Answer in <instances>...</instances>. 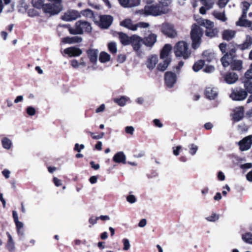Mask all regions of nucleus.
<instances>
[{
  "instance_id": "obj_49",
  "label": "nucleus",
  "mask_w": 252,
  "mask_h": 252,
  "mask_svg": "<svg viewBox=\"0 0 252 252\" xmlns=\"http://www.w3.org/2000/svg\"><path fill=\"white\" fill-rule=\"evenodd\" d=\"M141 0H128L127 7H135L139 5Z\"/></svg>"
},
{
  "instance_id": "obj_36",
  "label": "nucleus",
  "mask_w": 252,
  "mask_h": 252,
  "mask_svg": "<svg viewBox=\"0 0 252 252\" xmlns=\"http://www.w3.org/2000/svg\"><path fill=\"white\" fill-rule=\"evenodd\" d=\"M218 33V30L217 29H214V28L206 30L205 32V35L209 37H213L216 36Z\"/></svg>"
},
{
  "instance_id": "obj_28",
  "label": "nucleus",
  "mask_w": 252,
  "mask_h": 252,
  "mask_svg": "<svg viewBox=\"0 0 252 252\" xmlns=\"http://www.w3.org/2000/svg\"><path fill=\"white\" fill-rule=\"evenodd\" d=\"M119 36L121 43L124 45H129L131 42L132 36L128 37L127 34L123 32H119Z\"/></svg>"
},
{
  "instance_id": "obj_12",
  "label": "nucleus",
  "mask_w": 252,
  "mask_h": 252,
  "mask_svg": "<svg viewBox=\"0 0 252 252\" xmlns=\"http://www.w3.org/2000/svg\"><path fill=\"white\" fill-rule=\"evenodd\" d=\"M113 18L110 15H102L100 17L99 26L103 29L108 28L113 22Z\"/></svg>"
},
{
  "instance_id": "obj_2",
  "label": "nucleus",
  "mask_w": 252,
  "mask_h": 252,
  "mask_svg": "<svg viewBox=\"0 0 252 252\" xmlns=\"http://www.w3.org/2000/svg\"><path fill=\"white\" fill-rule=\"evenodd\" d=\"M203 34V29L196 24L192 26L190 36L192 40V47L194 49H197L202 42L201 38Z\"/></svg>"
},
{
  "instance_id": "obj_25",
  "label": "nucleus",
  "mask_w": 252,
  "mask_h": 252,
  "mask_svg": "<svg viewBox=\"0 0 252 252\" xmlns=\"http://www.w3.org/2000/svg\"><path fill=\"white\" fill-rule=\"evenodd\" d=\"M230 67L232 70H241L243 67V62L240 60L233 59L230 61Z\"/></svg>"
},
{
  "instance_id": "obj_7",
  "label": "nucleus",
  "mask_w": 252,
  "mask_h": 252,
  "mask_svg": "<svg viewBox=\"0 0 252 252\" xmlns=\"http://www.w3.org/2000/svg\"><path fill=\"white\" fill-rule=\"evenodd\" d=\"M248 95L247 92L243 89H236L232 91L230 97L234 100H242Z\"/></svg>"
},
{
  "instance_id": "obj_47",
  "label": "nucleus",
  "mask_w": 252,
  "mask_h": 252,
  "mask_svg": "<svg viewBox=\"0 0 252 252\" xmlns=\"http://www.w3.org/2000/svg\"><path fill=\"white\" fill-rule=\"evenodd\" d=\"M244 87L247 92L252 93V82L250 81L244 82Z\"/></svg>"
},
{
  "instance_id": "obj_1",
  "label": "nucleus",
  "mask_w": 252,
  "mask_h": 252,
  "mask_svg": "<svg viewBox=\"0 0 252 252\" xmlns=\"http://www.w3.org/2000/svg\"><path fill=\"white\" fill-rule=\"evenodd\" d=\"M67 28L71 34H83L84 32L89 33L92 32V28L91 24L85 20H79L77 21L74 27H71L70 25H64Z\"/></svg>"
},
{
  "instance_id": "obj_39",
  "label": "nucleus",
  "mask_w": 252,
  "mask_h": 252,
  "mask_svg": "<svg viewBox=\"0 0 252 252\" xmlns=\"http://www.w3.org/2000/svg\"><path fill=\"white\" fill-rule=\"evenodd\" d=\"M1 143H2L3 147L4 149H7V150L11 148V145H12L11 141L9 139L7 138L6 137L3 138L2 139Z\"/></svg>"
},
{
  "instance_id": "obj_56",
  "label": "nucleus",
  "mask_w": 252,
  "mask_h": 252,
  "mask_svg": "<svg viewBox=\"0 0 252 252\" xmlns=\"http://www.w3.org/2000/svg\"><path fill=\"white\" fill-rule=\"evenodd\" d=\"M17 233L19 237L20 240H22L24 237V228L16 229Z\"/></svg>"
},
{
  "instance_id": "obj_20",
  "label": "nucleus",
  "mask_w": 252,
  "mask_h": 252,
  "mask_svg": "<svg viewBox=\"0 0 252 252\" xmlns=\"http://www.w3.org/2000/svg\"><path fill=\"white\" fill-rule=\"evenodd\" d=\"M205 94L206 97L209 99H214L218 94L217 89L212 87L206 88Z\"/></svg>"
},
{
  "instance_id": "obj_48",
  "label": "nucleus",
  "mask_w": 252,
  "mask_h": 252,
  "mask_svg": "<svg viewBox=\"0 0 252 252\" xmlns=\"http://www.w3.org/2000/svg\"><path fill=\"white\" fill-rule=\"evenodd\" d=\"M108 48L109 51L112 54H115L117 51V45L114 42L110 43L108 44Z\"/></svg>"
},
{
  "instance_id": "obj_50",
  "label": "nucleus",
  "mask_w": 252,
  "mask_h": 252,
  "mask_svg": "<svg viewBox=\"0 0 252 252\" xmlns=\"http://www.w3.org/2000/svg\"><path fill=\"white\" fill-rule=\"evenodd\" d=\"M123 243L124 245L123 250L127 251L130 249V243L128 239L124 238L123 239Z\"/></svg>"
},
{
  "instance_id": "obj_14",
  "label": "nucleus",
  "mask_w": 252,
  "mask_h": 252,
  "mask_svg": "<svg viewBox=\"0 0 252 252\" xmlns=\"http://www.w3.org/2000/svg\"><path fill=\"white\" fill-rule=\"evenodd\" d=\"M223 80L228 84L235 83L238 79V75L234 72H228L222 76Z\"/></svg>"
},
{
  "instance_id": "obj_31",
  "label": "nucleus",
  "mask_w": 252,
  "mask_h": 252,
  "mask_svg": "<svg viewBox=\"0 0 252 252\" xmlns=\"http://www.w3.org/2000/svg\"><path fill=\"white\" fill-rule=\"evenodd\" d=\"M171 61V60H169V59L163 60V63H160L158 64L157 66L158 69L161 71H165L167 69Z\"/></svg>"
},
{
  "instance_id": "obj_52",
  "label": "nucleus",
  "mask_w": 252,
  "mask_h": 252,
  "mask_svg": "<svg viewBox=\"0 0 252 252\" xmlns=\"http://www.w3.org/2000/svg\"><path fill=\"white\" fill-rule=\"evenodd\" d=\"M245 76L248 79H252V64L251 65L250 69L245 73Z\"/></svg>"
},
{
  "instance_id": "obj_4",
  "label": "nucleus",
  "mask_w": 252,
  "mask_h": 252,
  "mask_svg": "<svg viewBox=\"0 0 252 252\" xmlns=\"http://www.w3.org/2000/svg\"><path fill=\"white\" fill-rule=\"evenodd\" d=\"M51 3L46 4L43 6L45 13L50 15L58 14L62 9V0H48Z\"/></svg>"
},
{
  "instance_id": "obj_19",
  "label": "nucleus",
  "mask_w": 252,
  "mask_h": 252,
  "mask_svg": "<svg viewBox=\"0 0 252 252\" xmlns=\"http://www.w3.org/2000/svg\"><path fill=\"white\" fill-rule=\"evenodd\" d=\"M252 45V37L247 35L246 37V39L243 43L237 45V47L241 50H245L249 49Z\"/></svg>"
},
{
  "instance_id": "obj_11",
  "label": "nucleus",
  "mask_w": 252,
  "mask_h": 252,
  "mask_svg": "<svg viewBox=\"0 0 252 252\" xmlns=\"http://www.w3.org/2000/svg\"><path fill=\"white\" fill-rule=\"evenodd\" d=\"M80 17V13L78 11L72 10L65 12L64 15L62 16V19L65 21H72L75 20Z\"/></svg>"
},
{
  "instance_id": "obj_24",
  "label": "nucleus",
  "mask_w": 252,
  "mask_h": 252,
  "mask_svg": "<svg viewBox=\"0 0 252 252\" xmlns=\"http://www.w3.org/2000/svg\"><path fill=\"white\" fill-rule=\"evenodd\" d=\"M98 51L95 49H90L87 51V54L90 62L95 64L97 61Z\"/></svg>"
},
{
  "instance_id": "obj_15",
  "label": "nucleus",
  "mask_w": 252,
  "mask_h": 252,
  "mask_svg": "<svg viewBox=\"0 0 252 252\" xmlns=\"http://www.w3.org/2000/svg\"><path fill=\"white\" fill-rule=\"evenodd\" d=\"M157 38V35L151 33L143 39V43L147 47H152L156 42Z\"/></svg>"
},
{
  "instance_id": "obj_42",
  "label": "nucleus",
  "mask_w": 252,
  "mask_h": 252,
  "mask_svg": "<svg viewBox=\"0 0 252 252\" xmlns=\"http://www.w3.org/2000/svg\"><path fill=\"white\" fill-rule=\"evenodd\" d=\"M44 0H32V5L38 9H40L42 7L43 9V4Z\"/></svg>"
},
{
  "instance_id": "obj_41",
  "label": "nucleus",
  "mask_w": 252,
  "mask_h": 252,
  "mask_svg": "<svg viewBox=\"0 0 252 252\" xmlns=\"http://www.w3.org/2000/svg\"><path fill=\"white\" fill-rule=\"evenodd\" d=\"M204 62L202 60L198 61L196 62L193 65L192 68L195 72H197L200 70L204 66Z\"/></svg>"
},
{
  "instance_id": "obj_35",
  "label": "nucleus",
  "mask_w": 252,
  "mask_h": 252,
  "mask_svg": "<svg viewBox=\"0 0 252 252\" xmlns=\"http://www.w3.org/2000/svg\"><path fill=\"white\" fill-rule=\"evenodd\" d=\"M200 25L206 28V30H208L214 28V23L209 20H202Z\"/></svg>"
},
{
  "instance_id": "obj_16",
  "label": "nucleus",
  "mask_w": 252,
  "mask_h": 252,
  "mask_svg": "<svg viewBox=\"0 0 252 252\" xmlns=\"http://www.w3.org/2000/svg\"><path fill=\"white\" fill-rule=\"evenodd\" d=\"M142 43L143 39L141 37L136 35L132 36L131 42L130 44L135 51H138L139 50Z\"/></svg>"
},
{
  "instance_id": "obj_38",
  "label": "nucleus",
  "mask_w": 252,
  "mask_h": 252,
  "mask_svg": "<svg viewBox=\"0 0 252 252\" xmlns=\"http://www.w3.org/2000/svg\"><path fill=\"white\" fill-rule=\"evenodd\" d=\"M110 59V56L108 53L102 52L100 54L99 60L101 63H106L108 62Z\"/></svg>"
},
{
  "instance_id": "obj_46",
  "label": "nucleus",
  "mask_w": 252,
  "mask_h": 252,
  "mask_svg": "<svg viewBox=\"0 0 252 252\" xmlns=\"http://www.w3.org/2000/svg\"><path fill=\"white\" fill-rule=\"evenodd\" d=\"M171 2V0H159L158 4L165 9H168V6Z\"/></svg>"
},
{
  "instance_id": "obj_62",
  "label": "nucleus",
  "mask_w": 252,
  "mask_h": 252,
  "mask_svg": "<svg viewBox=\"0 0 252 252\" xmlns=\"http://www.w3.org/2000/svg\"><path fill=\"white\" fill-rule=\"evenodd\" d=\"M182 149L181 146H177L175 148H173V154L175 156H178L179 155L180 150Z\"/></svg>"
},
{
  "instance_id": "obj_37",
  "label": "nucleus",
  "mask_w": 252,
  "mask_h": 252,
  "mask_svg": "<svg viewBox=\"0 0 252 252\" xmlns=\"http://www.w3.org/2000/svg\"><path fill=\"white\" fill-rule=\"evenodd\" d=\"M213 14L215 18L222 22H224L226 20V18L225 17L224 12H220L218 11H214Z\"/></svg>"
},
{
  "instance_id": "obj_30",
  "label": "nucleus",
  "mask_w": 252,
  "mask_h": 252,
  "mask_svg": "<svg viewBox=\"0 0 252 252\" xmlns=\"http://www.w3.org/2000/svg\"><path fill=\"white\" fill-rule=\"evenodd\" d=\"M6 235L8 238L6 248L9 252H13L15 250V244L13 239L12 236L9 232H6Z\"/></svg>"
},
{
  "instance_id": "obj_58",
  "label": "nucleus",
  "mask_w": 252,
  "mask_h": 252,
  "mask_svg": "<svg viewBox=\"0 0 252 252\" xmlns=\"http://www.w3.org/2000/svg\"><path fill=\"white\" fill-rule=\"evenodd\" d=\"M126 133L132 135L133 134L134 128L132 126H127L125 127Z\"/></svg>"
},
{
  "instance_id": "obj_63",
  "label": "nucleus",
  "mask_w": 252,
  "mask_h": 252,
  "mask_svg": "<svg viewBox=\"0 0 252 252\" xmlns=\"http://www.w3.org/2000/svg\"><path fill=\"white\" fill-rule=\"evenodd\" d=\"M53 182L57 187H60L62 185L61 180L56 177L53 178Z\"/></svg>"
},
{
  "instance_id": "obj_64",
  "label": "nucleus",
  "mask_w": 252,
  "mask_h": 252,
  "mask_svg": "<svg viewBox=\"0 0 252 252\" xmlns=\"http://www.w3.org/2000/svg\"><path fill=\"white\" fill-rule=\"evenodd\" d=\"M227 45L225 43H222L220 44L219 48L222 53H225L226 51Z\"/></svg>"
},
{
  "instance_id": "obj_10",
  "label": "nucleus",
  "mask_w": 252,
  "mask_h": 252,
  "mask_svg": "<svg viewBox=\"0 0 252 252\" xmlns=\"http://www.w3.org/2000/svg\"><path fill=\"white\" fill-rule=\"evenodd\" d=\"M165 83L168 88H172L177 81L176 74L171 71H167L164 75Z\"/></svg>"
},
{
  "instance_id": "obj_22",
  "label": "nucleus",
  "mask_w": 252,
  "mask_h": 252,
  "mask_svg": "<svg viewBox=\"0 0 252 252\" xmlns=\"http://www.w3.org/2000/svg\"><path fill=\"white\" fill-rule=\"evenodd\" d=\"M158 62V57L156 55H152L149 57L146 63V66L150 70L153 69Z\"/></svg>"
},
{
  "instance_id": "obj_9",
  "label": "nucleus",
  "mask_w": 252,
  "mask_h": 252,
  "mask_svg": "<svg viewBox=\"0 0 252 252\" xmlns=\"http://www.w3.org/2000/svg\"><path fill=\"white\" fill-rule=\"evenodd\" d=\"M236 49L233 48L231 49L229 53H226L221 59V62L224 67H227L229 65L230 61H232L236 57Z\"/></svg>"
},
{
  "instance_id": "obj_60",
  "label": "nucleus",
  "mask_w": 252,
  "mask_h": 252,
  "mask_svg": "<svg viewBox=\"0 0 252 252\" xmlns=\"http://www.w3.org/2000/svg\"><path fill=\"white\" fill-rule=\"evenodd\" d=\"M252 167V163H247L243 164H241L240 165L241 168L244 170H247L251 168Z\"/></svg>"
},
{
  "instance_id": "obj_32",
  "label": "nucleus",
  "mask_w": 252,
  "mask_h": 252,
  "mask_svg": "<svg viewBox=\"0 0 252 252\" xmlns=\"http://www.w3.org/2000/svg\"><path fill=\"white\" fill-rule=\"evenodd\" d=\"M241 238L243 242L250 245L252 241V233L250 232H246L242 234Z\"/></svg>"
},
{
  "instance_id": "obj_23",
  "label": "nucleus",
  "mask_w": 252,
  "mask_h": 252,
  "mask_svg": "<svg viewBox=\"0 0 252 252\" xmlns=\"http://www.w3.org/2000/svg\"><path fill=\"white\" fill-rule=\"evenodd\" d=\"M120 25L122 27H125L130 30L135 31H136V24H133L132 21L130 19H126L121 22Z\"/></svg>"
},
{
  "instance_id": "obj_26",
  "label": "nucleus",
  "mask_w": 252,
  "mask_h": 252,
  "mask_svg": "<svg viewBox=\"0 0 252 252\" xmlns=\"http://www.w3.org/2000/svg\"><path fill=\"white\" fill-rule=\"evenodd\" d=\"M244 117V109L242 107L236 108L234 111L233 119L235 121H240Z\"/></svg>"
},
{
  "instance_id": "obj_55",
  "label": "nucleus",
  "mask_w": 252,
  "mask_h": 252,
  "mask_svg": "<svg viewBox=\"0 0 252 252\" xmlns=\"http://www.w3.org/2000/svg\"><path fill=\"white\" fill-rule=\"evenodd\" d=\"M98 219V217L92 216L90 218L89 222L92 225H93L97 223V221Z\"/></svg>"
},
{
  "instance_id": "obj_43",
  "label": "nucleus",
  "mask_w": 252,
  "mask_h": 252,
  "mask_svg": "<svg viewBox=\"0 0 252 252\" xmlns=\"http://www.w3.org/2000/svg\"><path fill=\"white\" fill-rule=\"evenodd\" d=\"M219 215L213 213L210 216L206 217L205 219L208 221L215 222L218 220L219 219Z\"/></svg>"
},
{
  "instance_id": "obj_57",
  "label": "nucleus",
  "mask_w": 252,
  "mask_h": 252,
  "mask_svg": "<svg viewBox=\"0 0 252 252\" xmlns=\"http://www.w3.org/2000/svg\"><path fill=\"white\" fill-rule=\"evenodd\" d=\"M228 1L229 0H219L218 2V5L220 8H223L225 6Z\"/></svg>"
},
{
  "instance_id": "obj_44",
  "label": "nucleus",
  "mask_w": 252,
  "mask_h": 252,
  "mask_svg": "<svg viewBox=\"0 0 252 252\" xmlns=\"http://www.w3.org/2000/svg\"><path fill=\"white\" fill-rule=\"evenodd\" d=\"M81 14L88 18H92L94 16L93 11L90 9H86L81 11Z\"/></svg>"
},
{
  "instance_id": "obj_8",
  "label": "nucleus",
  "mask_w": 252,
  "mask_h": 252,
  "mask_svg": "<svg viewBox=\"0 0 252 252\" xmlns=\"http://www.w3.org/2000/svg\"><path fill=\"white\" fill-rule=\"evenodd\" d=\"M161 31L164 34L169 37H174L177 34L173 25L169 23L162 24Z\"/></svg>"
},
{
  "instance_id": "obj_34",
  "label": "nucleus",
  "mask_w": 252,
  "mask_h": 252,
  "mask_svg": "<svg viewBox=\"0 0 252 252\" xmlns=\"http://www.w3.org/2000/svg\"><path fill=\"white\" fill-rule=\"evenodd\" d=\"M204 6L206 7L207 10H209L213 7L215 3L214 0H199Z\"/></svg>"
},
{
  "instance_id": "obj_13",
  "label": "nucleus",
  "mask_w": 252,
  "mask_h": 252,
  "mask_svg": "<svg viewBox=\"0 0 252 252\" xmlns=\"http://www.w3.org/2000/svg\"><path fill=\"white\" fill-rule=\"evenodd\" d=\"M252 145V135L245 137L239 142L240 149L241 151L249 150Z\"/></svg>"
},
{
  "instance_id": "obj_29",
  "label": "nucleus",
  "mask_w": 252,
  "mask_h": 252,
  "mask_svg": "<svg viewBox=\"0 0 252 252\" xmlns=\"http://www.w3.org/2000/svg\"><path fill=\"white\" fill-rule=\"evenodd\" d=\"M236 34L235 31L225 30L222 33V38L224 40L229 41L234 37Z\"/></svg>"
},
{
  "instance_id": "obj_45",
  "label": "nucleus",
  "mask_w": 252,
  "mask_h": 252,
  "mask_svg": "<svg viewBox=\"0 0 252 252\" xmlns=\"http://www.w3.org/2000/svg\"><path fill=\"white\" fill-rule=\"evenodd\" d=\"M189 148V153L192 155H194L198 150V146L194 144H189L188 146Z\"/></svg>"
},
{
  "instance_id": "obj_21",
  "label": "nucleus",
  "mask_w": 252,
  "mask_h": 252,
  "mask_svg": "<svg viewBox=\"0 0 252 252\" xmlns=\"http://www.w3.org/2000/svg\"><path fill=\"white\" fill-rule=\"evenodd\" d=\"M82 38L80 36H75L73 37H65L62 39V42L65 44H74L81 42Z\"/></svg>"
},
{
  "instance_id": "obj_51",
  "label": "nucleus",
  "mask_w": 252,
  "mask_h": 252,
  "mask_svg": "<svg viewBox=\"0 0 252 252\" xmlns=\"http://www.w3.org/2000/svg\"><path fill=\"white\" fill-rule=\"evenodd\" d=\"M126 201L129 203L133 204L136 201V198L134 195L130 194L126 197Z\"/></svg>"
},
{
  "instance_id": "obj_40",
  "label": "nucleus",
  "mask_w": 252,
  "mask_h": 252,
  "mask_svg": "<svg viewBox=\"0 0 252 252\" xmlns=\"http://www.w3.org/2000/svg\"><path fill=\"white\" fill-rule=\"evenodd\" d=\"M127 98L126 96H121L120 98H115L114 101L120 106H124L126 103Z\"/></svg>"
},
{
  "instance_id": "obj_61",
  "label": "nucleus",
  "mask_w": 252,
  "mask_h": 252,
  "mask_svg": "<svg viewBox=\"0 0 252 252\" xmlns=\"http://www.w3.org/2000/svg\"><path fill=\"white\" fill-rule=\"evenodd\" d=\"M153 123L155 126L158 127H162L163 126L162 124L160 122V120L158 119H155L153 120Z\"/></svg>"
},
{
  "instance_id": "obj_59",
  "label": "nucleus",
  "mask_w": 252,
  "mask_h": 252,
  "mask_svg": "<svg viewBox=\"0 0 252 252\" xmlns=\"http://www.w3.org/2000/svg\"><path fill=\"white\" fill-rule=\"evenodd\" d=\"M85 146L83 144L79 145L76 143L74 146V150L77 151L78 152H81V151L84 148Z\"/></svg>"
},
{
  "instance_id": "obj_6",
  "label": "nucleus",
  "mask_w": 252,
  "mask_h": 252,
  "mask_svg": "<svg viewBox=\"0 0 252 252\" xmlns=\"http://www.w3.org/2000/svg\"><path fill=\"white\" fill-rule=\"evenodd\" d=\"M174 52L177 57H183L184 59H187L190 54L189 50L187 43L184 41H179L174 47Z\"/></svg>"
},
{
  "instance_id": "obj_27",
  "label": "nucleus",
  "mask_w": 252,
  "mask_h": 252,
  "mask_svg": "<svg viewBox=\"0 0 252 252\" xmlns=\"http://www.w3.org/2000/svg\"><path fill=\"white\" fill-rule=\"evenodd\" d=\"M113 160L117 163H125L126 162V157L123 152H119L114 156Z\"/></svg>"
},
{
  "instance_id": "obj_17",
  "label": "nucleus",
  "mask_w": 252,
  "mask_h": 252,
  "mask_svg": "<svg viewBox=\"0 0 252 252\" xmlns=\"http://www.w3.org/2000/svg\"><path fill=\"white\" fill-rule=\"evenodd\" d=\"M171 49L172 46L171 45L168 44H165L160 52V58L162 60L168 59L171 60V58L170 57Z\"/></svg>"
},
{
  "instance_id": "obj_54",
  "label": "nucleus",
  "mask_w": 252,
  "mask_h": 252,
  "mask_svg": "<svg viewBox=\"0 0 252 252\" xmlns=\"http://www.w3.org/2000/svg\"><path fill=\"white\" fill-rule=\"evenodd\" d=\"M136 26L137 30L138 28H147L149 26V24L145 22H139L136 24Z\"/></svg>"
},
{
  "instance_id": "obj_33",
  "label": "nucleus",
  "mask_w": 252,
  "mask_h": 252,
  "mask_svg": "<svg viewBox=\"0 0 252 252\" xmlns=\"http://www.w3.org/2000/svg\"><path fill=\"white\" fill-rule=\"evenodd\" d=\"M202 55L204 59H205L208 62H211L215 58L214 54L209 51H204Z\"/></svg>"
},
{
  "instance_id": "obj_5",
  "label": "nucleus",
  "mask_w": 252,
  "mask_h": 252,
  "mask_svg": "<svg viewBox=\"0 0 252 252\" xmlns=\"http://www.w3.org/2000/svg\"><path fill=\"white\" fill-rule=\"evenodd\" d=\"M250 5V3L247 1H243L241 3L242 14L241 17L239 18V21L236 22V25L237 26L252 27V22L246 19L247 17V13Z\"/></svg>"
},
{
  "instance_id": "obj_53",
  "label": "nucleus",
  "mask_w": 252,
  "mask_h": 252,
  "mask_svg": "<svg viewBox=\"0 0 252 252\" xmlns=\"http://www.w3.org/2000/svg\"><path fill=\"white\" fill-rule=\"evenodd\" d=\"M36 111L34 108L32 106H29L27 108V113L30 116H33L35 114Z\"/></svg>"
},
{
  "instance_id": "obj_18",
  "label": "nucleus",
  "mask_w": 252,
  "mask_h": 252,
  "mask_svg": "<svg viewBox=\"0 0 252 252\" xmlns=\"http://www.w3.org/2000/svg\"><path fill=\"white\" fill-rule=\"evenodd\" d=\"M64 53L68 55L70 57L79 56L82 53L81 50L75 47H71L67 48L64 50Z\"/></svg>"
},
{
  "instance_id": "obj_3",
  "label": "nucleus",
  "mask_w": 252,
  "mask_h": 252,
  "mask_svg": "<svg viewBox=\"0 0 252 252\" xmlns=\"http://www.w3.org/2000/svg\"><path fill=\"white\" fill-rule=\"evenodd\" d=\"M169 9H165L163 7H161L160 4L157 3L156 4L146 5L143 10V13L145 15L157 16L167 13Z\"/></svg>"
}]
</instances>
